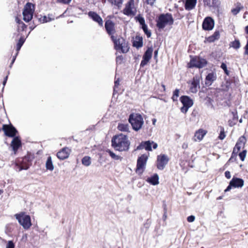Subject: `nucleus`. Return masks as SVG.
I'll return each instance as SVG.
<instances>
[{"label":"nucleus","instance_id":"nucleus-19","mask_svg":"<svg viewBox=\"0 0 248 248\" xmlns=\"http://www.w3.org/2000/svg\"><path fill=\"white\" fill-rule=\"evenodd\" d=\"M105 28L108 34L113 35L115 33L114 25L110 20H107L105 23Z\"/></svg>","mask_w":248,"mask_h":248},{"label":"nucleus","instance_id":"nucleus-1","mask_svg":"<svg viewBox=\"0 0 248 248\" xmlns=\"http://www.w3.org/2000/svg\"><path fill=\"white\" fill-rule=\"evenodd\" d=\"M111 142L112 146L119 151L127 150L130 145L127 137L122 134L114 136L112 139Z\"/></svg>","mask_w":248,"mask_h":248},{"label":"nucleus","instance_id":"nucleus-53","mask_svg":"<svg viewBox=\"0 0 248 248\" xmlns=\"http://www.w3.org/2000/svg\"><path fill=\"white\" fill-rule=\"evenodd\" d=\"M156 0H146V3L151 5H153Z\"/></svg>","mask_w":248,"mask_h":248},{"label":"nucleus","instance_id":"nucleus-57","mask_svg":"<svg viewBox=\"0 0 248 248\" xmlns=\"http://www.w3.org/2000/svg\"><path fill=\"white\" fill-rule=\"evenodd\" d=\"M7 78H8V76H7L5 77V79H4V80L3 82V85H5V84H6V81H7Z\"/></svg>","mask_w":248,"mask_h":248},{"label":"nucleus","instance_id":"nucleus-35","mask_svg":"<svg viewBox=\"0 0 248 248\" xmlns=\"http://www.w3.org/2000/svg\"><path fill=\"white\" fill-rule=\"evenodd\" d=\"M246 142V139L244 136H241L239 138L238 141L236 144L238 145L241 146L243 148L244 147L245 143Z\"/></svg>","mask_w":248,"mask_h":248},{"label":"nucleus","instance_id":"nucleus-48","mask_svg":"<svg viewBox=\"0 0 248 248\" xmlns=\"http://www.w3.org/2000/svg\"><path fill=\"white\" fill-rule=\"evenodd\" d=\"M225 134L224 133V131H221L220 133V134H219V136L218 137V138L221 140H223L225 138Z\"/></svg>","mask_w":248,"mask_h":248},{"label":"nucleus","instance_id":"nucleus-60","mask_svg":"<svg viewBox=\"0 0 248 248\" xmlns=\"http://www.w3.org/2000/svg\"><path fill=\"white\" fill-rule=\"evenodd\" d=\"M136 20L138 22H140V15H138L136 17H135Z\"/></svg>","mask_w":248,"mask_h":248},{"label":"nucleus","instance_id":"nucleus-18","mask_svg":"<svg viewBox=\"0 0 248 248\" xmlns=\"http://www.w3.org/2000/svg\"><path fill=\"white\" fill-rule=\"evenodd\" d=\"M88 16L94 21L98 23V24L100 26H103V21L102 18L96 13L93 11H90L88 13Z\"/></svg>","mask_w":248,"mask_h":248},{"label":"nucleus","instance_id":"nucleus-40","mask_svg":"<svg viewBox=\"0 0 248 248\" xmlns=\"http://www.w3.org/2000/svg\"><path fill=\"white\" fill-rule=\"evenodd\" d=\"M246 153H247V151L244 150L243 152H242L239 154V156L240 157V158L242 161H244V160H245V158L246 156Z\"/></svg>","mask_w":248,"mask_h":248},{"label":"nucleus","instance_id":"nucleus-17","mask_svg":"<svg viewBox=\"0 0 248 248\" xmlns=\"http://www.w3.org/2000/svg\"><path fill=\"white\" fill-rule=\"evenodd\" d=\"M70 152V149L67 147H64L57 153V156L60 159L63 160L68 157Z\"/></svg>","mask_w":248,"mask_h":248},{"label":"nucleus","instance_id":"nucleus-34","mask_svg":"<svg viewBox=\"0 0 248 248\" xmlns=\"http://www.w3.org/2000/svg\"><path fill=\"white\" fill-rule=\"evenodd\" d=\"M133 46L137 49L140 47V36H136L133 39Z\"/></svg>","mask_w":248,"mask_h":248},{"label":"nucleus","instance_id":"nucleus-2","mask_svg":"<svg viewBox=\"0 0 248 248\" xmlns=\"http://www.w3.org/2000/svg\"><path fill=\"white\" fill-rule=\"evenodd\" d=\"M156 27L159 30H163L167 26H171L173 24L174 20L170 14H161L156 20Z\"/></svg>","mask_w":248,"mask_h":248},{"label":"nucleus","instance_id":"nucleus-28","mask_svg":"<svg viewBox=\"0 0 248 248\" xmlns=\"http://www.w3.org/2000/svg\"><path fill=\"white\" fill-rule=\"evenodd\" d=\"M46 167L47 170L52 171L54 170V165L51 156H48L46 163Z\"/></svg>","mask_w":248,"mask_h":248},{"label":"nucleus","instance_id":"nucleus-4","mask_svg":"<svg viewBox=\"0 0 248 248\" xmlns=\"http://www.w3.org/2000/svg\"><path fill=\"white\" fill-rule=\"evenodd\" d=\"M15 217L24 229H29L31 226L30 216L24 213L21 212L19 214H16L15 215Z\"/></svg>","mask_w":248,"mask_h":248},{"label":"nucleus","instance_id":"nucleus-13","mask_svg":"<svg viewBox=\"0 0 248 248\" xmlns=\"http://www.w3.org/2000/svg\"><path fill=\"white\" fill-rule=\"evenodd\" d=\"M5 135L10 137H14L17 133L16 128L12 125L4 124L2 128Z\"/></svg>","mask_w":248,"mask_h":248},{"label":"nucleus","instance_id":"nucleus-45","mask_svg":"<svg viewBox=\"0 0 248 248\" xmlns=\"http://www.w3.org/2000/svg\"><path fill=\"white\" fill-rule=\"evenodd\" d=\"M15 245L13 242L11 241H8L7 246L6 248H14Z\"/></svg>","mask_w":248,"mask_h":248},{"label":"nucleus","instance_id":"nucleus-58","mask_svg":"<svg viewBox=\"0 0 248 248\" xmlns=\"http://www.w3.org/2000/svg\"><path fill=\"white\" fill-rule=\"evenodd\" d=\"M140 128H141V126H142V124H143V121L142 118H141V116H140Z\"/></svg>","mask_w":248,"mask_h":248},{"label":"nucleus","instance_id":"nucleus-12","mask_svg":"<svg viewBox=\"0 0 248 248\" xmlns=\"http://www.w3.org/2000/svg\"><path fill=\"white\" fill-rule=\"evenodd\" d=\"M136 12V9L135 7L134 1L130 0L124 9V13L127 16H133L135 14Z\"/></svg>","mask_w":248,"mask_h":248},{"label":"nucleus","instance_id":"nucleus-50","mask_svg":"<svg viewBox=\"0 0 248 248\" xmlns=\"http://www.w3.org/2000/svg\"><path fill=\"white\" fill-rule=\"evenodd\" d=\"M195 217L194 216H190L187 217V220L189 222H192L195 220Z\"/></svg>","mask_w":248,"mask_h":248},{"label":"nucleus","instance_id":"nucleus-29","mask_svg":"<svg viewBox=\"0 0 248 248\" xmlns=\"http://www.w3.org/2000/svg\"><path fill=\"white\" fill-rule=\"evenodd\" d=\"M243 8V6L241 5V4L239 2H237L235 4V8L231 10V12L233 15H236Z\"/></svg>","mask_w":248,"mask_h":248},{"label":"nucleus","instance_id":"nucleus-9","mask_svg":"<svg viewBox=\"0 0 248 248\" xmlns=\"http://www.w3.org/2000/svg\"><path fill=\"white\" fill-rule=\"evenodd\" d=\"M128 121L134 130L138 131L140 129V114L137 113L130 114Z\"/></svg>","mask_w":248,"mask_h":248},{"label":"nucleus","instance_id":"nucleus-54","mask_svg":"<svg viewBox=\"0 0 248 248\" xmlns=\"http://www.w3.org/2000/svg\"><path fill=\"white\" fill-rule=\"evenodd\" d=\"M245 51L244 52V54L248 55V41L247 42V43L246 46H245Z\"/></svg>","mask_w":248,"mask_h":248},{"label":"nucleus","instance_id":"nucleus-62","mask_svg":"<svg viewBox=\"0 0 248 248\" xmlns=\"http://www.w3.org/2000/svg\"><path fill=\"white\" fill-rule=\"evenodd\" d=\"M156 121V119H154L153 120V124L154 125H155V124Z\"/></svg>","mask_w":248,"mask_h":248},{"label":"nucleus","instance_id":"nucleus-22","mask_svg":"<svg viewBox=\"0 0 248 248\" xmlns=\"http://www.w3.org/2000/svg\"><path fill=\"white\" fill-rule=\"evenodd\" d=\"M217 78L216 74L214 73H210L207 75L205 78V84L207 85H211L212 82Z\"/></svg>","mask_w":248,"mask_h":248},{"label":"nucleus","instance_id":"nucleus-25","mask_svg":"<svg viewBox=\"0 0 248 248\" xmlns=\"http://www.w3.org/2000/svg\"><path fill=\"white\" fill-rule=\"evenodd\" d=\"M197 3V0H186L185 8L187 10H191L194 8Z\"/></svg>","mask_w":248,"mask_h":248},{"label":"nucleus","instance_id":"nucleus-32","mask_svg":"<svg viewBox=\"0 0 248 248\" xmlns=\"http://www.w3.org/2000/svg\"><path fill=\"white\" fill-rule=\"evenodd\" d=\"M204 4L209 7L216 5L217 0H203Z\"/></svg>","mask_w":248,"mask_h":248},{"label":"nucleus","instance_id":"nucleus-23","mask_svg":"<svg viewBox=\"0 0 248 248\" xmlns=\"http://www.w3.org/2000/svg\"><path fill=\"white\" fill-rule=\"evenodd\" d=\"M140 26L144 31V33L146 34L147 37H150L151 35V32L148 30L147 26L145 24V20L144 18L140 16Z\"/></svg>","mask_w":248,"mask_h":248},{"label":"nucleus","instance_id":"nucleus-16","mask_svg":"<svg viewBox=\"0 0 248 248\" xmlns=\"http://www.w3.org/2000/svg\"><path fill=\"white\" fill-rule=\"evenodd\" d=\"M214 26V20L210 17L205 18L202 23V28L205 30H211Z\"/></svg>","mask_w":248,"mask_h":248},{"label":"nucleus","instance_id":"nucleus-38","mask_svg":"<svg viewBox=\"0 0 248 248\" xmlns=\"http://www.w3.org/2000/svg\"><path fill=\"white\" fill-rule=\"evenodd\" d=\"M112 4L117 6L118 7H120L122 4L123 0H112L109 1Z\"/></svg>","mask_w":248,"mask_h":248},{"label":"nucleus","instance_id":"nucleus-5","mask_svg":"<svg viewBox=\"0 0 248 248\" xmlns=\"http://www.w3.org/2000/svg\"><path fill=\"white\" fill-rule=\"evenodd\" d=\"M34 11V6L32 3L28 2L25 5L23 11V19L25 22H28L31 20Z\"/></svg>","mask_w":248,"mask_h":248},{"label":"nucleus","instance_id":"nucleus-27","mask_svg":"<svg viewBox=\"0 0 248 248\" xmlns=\"http://www.w3.org/2000/svg\"><path fill=\"white\" fill-rule=\"evenodd\" d=\"M219 38V32L217 31H215L214 34L207 38L206 40L208 42H213L215 41L218 39Z\"/></svg>","mask_w":248,"mask_h":248},{"label":"nucleus","instance_id":"nucleus-55","mask_svg":"<svg viewBox=\"0 0 248 248\" xmlns=\"http://www.w3.org/2000/svg\"><path fill=\"white\" fill-rule=\"evenodd\" d=\"M119 85V80L118 79L115 80V86H114V91L115 90V88Z\"/></svg>","mask_w":248,"mask_h":248},{"label":"nucleus","instance_id":"nucleus-20","mask_svg":"<svg viewBox=\"0 0 248 248\" xmlns=\"http://www.w3.org/2000/svg\"><path fill=\"white\" fill-rule=\"evenodd\" d=\"M206 133V130L202 129H199L195 133L194 140L195 141L202 140Z\"/></svg>","mask_w":248,"mask_h":248},{"label":"nucleus","instance_id":"nucleus-6","mask_svg":"<svg viewBox=\"0 0 248 248\" xmlns=\"http://www.w3.org/2000/svg\"><path fill=\"white\" fill-rule=\"evenodd\" d=\"M207 61L205 59L200 57H193L191 58L190 62L188 63L189 68L197 67L201 68L207 64Z\"/></svg>","mask_w":248,"mask_h":248},{"label":"nucleus","instance_id":"nucleus-46","mask_svg":"<svg viewBox=\"0 0 248 248\" xmlns=\"http://www.w3.org/2000/svg\"><path fill=\"white\" fill-rule=\"evenodd\" d=\"M72 0H57V1L62 4H69Z\"/></svg>","mask_w":248,"mask_h":248},{"label":"nucleus","instance_id":"nucleus-14","mask_svg":"<svg viewBox=\"0 0 248 248\" xmlns=\"http://www.w3.org/2000/svg\"><path fill=\"white\" fill-rule=\"evenodd\" d=\"M152 53L153 49L152 48H148L147 49L143 56L142 60L140 62V66H144L148 63L152 58Z\"/></svg>","mask_w":248,"mask_h":248},{"label":"nucleus","instance_id":"nucleus-24","mask_svg":"<svg viewBox=\"0 0 248 248\" xmlns=\"http://www.w3.org/2000/svg\"><path fill=\"white\" fill-rule=\"evenodd\" d=\"M147 181L153 185H156L159 184V176L157 174H154L153 176L149 177Z\"/></svg>","mask_w":248,"mask_h":248},{"label":"nucleus","instance_id":"nucleus-33","mask_svg":"<svg viewBox=\"0 0 248 248\" xmlns=\"http://www.w3.org/2000/svg\"><path fill=\"white\" fill-rule=\"evenodd\" d=\"M180 90L179 89H175L173 92L171 97V99L173 102L178 101V97L179 96Z\"/></svg>","mask_w":248,"mask_h":248},{"label":"nucleus","instance_id":"nucleus-8","mask_svg":"<svg viewBox=\"0 0 248 248\" xmlns=\"http://www.w3.org/2000/svg\"><path fill=\"white\" fill-rule=\"evenodd\" d=\"M169 158L165 154L157 155L156 160V167L158 170H163L168 164Z\"/></svg>","mask_w":248,"mask_h":248},{"label":"nucleus","instance_id":"nucleus-44","mask_svg":"<svg viewBox=\"0 0 248 248\" xmlns=\"http://www.w3.org/2000/svg\"><path fill=\"white\" fill-rule=\"evenodd\" d=\"M41 20L43 23H45L50 21L51 19L49 16L47 17L46 16H44L42 17Z\"/></svg>","mask_w":248,"mask_h":248},{"label":"nucleus","instance_id":"nucleus-31","mask_svg":"<svg viewBox=\"0 0 248 248\" xmlns=\"http://www.w3.org/2000/svg\"><path fill=\"white\" fill-rule=\"evenodd\" d=\"M81 162L84 166L88 167L91 164V157L89 156H85L82 159Z\"/></svg>","mask_w":248,"mask_h":248},{"label":"nucleus","instance_id":"nucleus-63","mask_svg":"<svg viewBox=\"0 0 248 248\" xmlns=\"http://www.w3.org/2000/svg\"><path fill=\"white\" fill-rule=\"evenodd\" d=\"M246 32L248 34V25L245 28Z\"/></svg>","mask_w":248,"mask_h":248},{"label":"nucleus","instance_id":"nucleus-30","mask_svg":"<svg viewBox=\"0 0 248 248\" xmlns=\"http://www.w3.org/2000/svg\"><path fill=\"white\" fill-rule=\"evenodd\" d=\"M117 128L121 131L129 132V126L127 124H119Z\"/></svg>","mask_w":248,"mask_h":248},{"label":"nucleus","instance_id":"nucleus-47","mask_svg":"<svg viewBox=\"0 0 248 248\" xmlns=\"http://www.w3.org/2000/svg\"><path fill=\"white\" fill-rule=\"evenodd\" d=\"M123 61V58L122 56H118L116 59V63L117 64H121Z\"/></svg>","mask_w":248,"mask_h":248},{"label":"nucleus","instance_id":"nucleus-59","mask_svg":"<svg viewBox=\"0 0 248 248\" xmlns=\"http://www.w3.org/2000/svg\"><path fill=\"white\" fill-rule=\"evenodd\" d=\"M163 218L164 220H165L166 219V218H167L166 212H165V213L164 214Z\"/></svg>","mask_w":248,"mask_h":248},{"label":"nucleus","instance_id":"nucleus-64","mask_svg":"<svg viewBox=\"0 0 248 248\" xmlns=\"http://www.w3.org/2000/svg\"><path fill=\"white\" fill-rule=\"evenodd\" d=\"M16 56L13 58V60H12V62H11V65L13 64V63L15 61V59H16Z\"/></svg>","mask_w":248,"mask_h":248},{"label":"nucleus","instance_id":"nucleus-61","mask_svg":"<svg viewBox=\"0 0 248 248\" xmlns=\"http://www.w3.org/2000/svg\"><path fill=\"white\" fill-rule=\"evenodd\" d=\"M161 86H162V88H163V91H165V90H166V88H165V85H164V84H162Z\"/></svg>","mask_w":248,"mask_h":248},{"label":"nucleus","instance_id":"nucleus-41","mask_svg":"<svg viewBox=\"0 0 248 248\" xmlns=\"http://www.w3.org/2000/svg\"><path fill=\"white\" fill-rule=\"evenodd\" d=\"M220 67L224 70L226 74L228 75L229 74V71L227 70V65L224 63H222Z\"/></svg>","mask_w":248,"mask_h":248},{"label":"nucleus","instance_id":"nucleus-7","mask_svg":"<svg viewBox=\"0 0 248 248\" xmlns=\"http://www.w3.org/2000/svg\"><path fill=\"white\" fill-rule=\"evenodd\" d=\"M180 101L183 106L181 108V111L186 113L188 109L193 105V101L189 96L186 95L182 96L180 98Z\"/></svg>","mask_w":248,"mask_h":248},{"label":"nucleus","instance_id":"nucleus-42","mask_svg":"<svg viewBox=\"0 0 248 248\" xmlns=\"http://www.w3.org/2000/svg\"><path fill=\"white\" fill-rule=\"evenodd\" d=\"M110 156L113 159H115L116 160H118L120 158V156L116 155L114 153L110 151H108Z\"/></svg>","mask_w":248,"mask_h":248},{"label":"nucleus","instance_id":"nucleus-51","mask_svg":"<svg viewBox=\"0 0 248 248\" xmlns=\"http://www.w3.org/2000/svg\"><path fill=\"white\" fill-rule=\"evenodd\" d=\"M139 170H140V156L138 157V158H137L136 172H138Z\"/></svg>","mask_w":248,"mask_h":248},{"label":"nucleus","instance_id":"nucleus-10","mask_svg":"<svg viewBox=\"0 0 248 248\" xmlns=\"http://www.w3.org/2000/svg\"><path fill=\"white\" fill-rule=\"evenodd\" d=\"M202 77L200 75H195L190 84L189 91L192 93H196L200 88V82Z\"/></svg>","mask_w":248,"mask_h":248},{"label":"nucleus","instance_id":"nucleus-37","mask_svg":"<svg viewBox=\"0 0 248 248\" xmlns=\"http://www.w3.org/2000/svg\"><path fill=\"white\" fill-rule=\"evenodd\" d=\"M231 46L236 49L239 48L240 47V41L238 40H235L231 42Z\"/></svg>","mask_w":248,"mask_h":248},{"label":"nucleus","instance_id":"nucleus-43","mask_svg":"<svg viewBox=\"0 0 248 248\" xmlns=\"http://www.w3.org/2000/svg\"><path fill=\"white\" fill-rule=\"evenodd\" d=\"M243 147L238 144H236L235 147L233 148V153H237L241 148Z\"/></svg>","mask_w":248,"mask_h":248},{"label":"nucleus","instance_id":"nucleus-56","mask_svg":"<svg viewBox=\"0 0 248 248\" xmlns=\"http://www.w3.org/2000/svg\"><path fill=\"white\" fill-rule=\"evenodd\" d=\"M188 147V144L187 143H184L182 145V148L183 149H186Z\"/></svg>","mask_w":248,"mask_h":248},{"label":"nucleus","instance_id":"nucleus-36","mask_svg":"<svg viewBox=\"0 0 248 248\" xmlns=\"http://www.w3.org/2000/svg\"><path fill=\"white\" fill-rule=\"evenodd\" d=\"M24 41H25V40H24V39L23 38L21 37L19 39V40L18 41V42L17 43V45H16L17 53L16 54V56L17 55L18 52L19 51V50L20 49L22 46L24 44Z\"/></svg>","mask_w":248,"mask_h":248},{"label":"nucleus","instance_id":"nucleus-49","mask_svg":"<svg viewBox=\"0 0 248 248\" xmlns=\"http://www.w3.org/2000/svg\"><path fill=\"white\" fill-rule=\"evenodd\" d=\"M16 21L17 23H18L19 25H21L23 30L24 29V28H26V25L22 22H20V20L18 18L16 19Z\"/></svg>","mask_w":248,"mask_h":248},{"label":"nucleus","instance_id":"nucleus-21","mask_svg":"<svg viewBox=\"0 0 248 248\" xmlns=\"http://www.w3.org/2000/svg\"><path fill=\"white\" fill-rule=\"evenodd\" d=\"M21 141L18 137H15L12 141L11 145L13 151H14L15 154H16V151H17L19 147L21 146Z\"/></svg>","mask_w":248,"mask_h":248},{"label":"nucleus","instance_id":"nucleus-15","mask_svg":"<svg viewBox=\"0 0 248 248\" xmlns=\"http://www.w3.org/2000/svg\"><path fill=\"white\" fill-rule=\"evenodd\" d=\"M152 145H153V148L154 149H156L158 146L157 144L154 141L150 140L142 141L140 143V149H145L147 151H151L152 150Z\"/></svg>","mask_w":248,"mask_h":248},{"label":"nucleus","instance_id":"nucleus-26","mask_svg":"<svg viewBox=\"0 0 248 248\" xmlns=\"http://www.w3.org/2000/svg\"><path fill=\"white\" fill-rule=\"evenodd\" d=\"M149 156V153H148L146 154H143L140 156V170H143L145 168Z\"/></svg>","mask_w":248,"mask_h":248},{"label":"nucleus","instance_id":"nucleus-11","mask_svg":"<svg viewBox=\"0 0 248 248\" xmlns=\"http://www.w3.org/2000/svg\"><path fill=\"white\" fill-rule=\"evenodd\" d=\"M244 182L243 179L236 177H233L232 180L230 181L229 185L225 190V192L230 190V189L232 188V187L234 188L242 187L244 186Z\"/></svg>","mask_w":248,"mask_h":248},{"label":"nucleus","instance_id":"nucleus-3","mask_svg":"<svg viewBox=\"0 0 248 248\" xmlns=\"http://www.w3.org/2000/svg\"><path fill=\"white\" fill-rule=\"evenodd\" d=\"M111 38L114 42V46L116 50H121L123 53H126L128 51L129 48L127 44L123 38L120 36L115 37L114 35L111 36Z\"/></svg>","mask_w":248,"mask_h":248},{"label":"nucleus","instance_id":"nucleus-52","mask_svg":"<svg viewBox=\"0 0 248 248\" xmlns=\"http://www.w3.org/2000/svg\"><path fill=\"white\" fill-rule=\"evenodd\" d=\"M225 177L228 179H230L231 177V173L229 171H225Z\"/></svg>","mask_w":248,"mask_h":248},{"label":"nucleus","instance_id":"nucleus-39","mask_svg":"<svg viewBox=\"0 0 248 248\" xmlns=\"http://www.w3.org/2000/svg\"><path fill=\"white\" fill-rule=\"evenodd\" d=\"M16 165L17 167V168L18 169V171H21L23 170H27L29 168V165L27 164H26L25 165H19L16 164Z\"/></svg>","mask_w":248,"mask_h":248}]
</instances>
